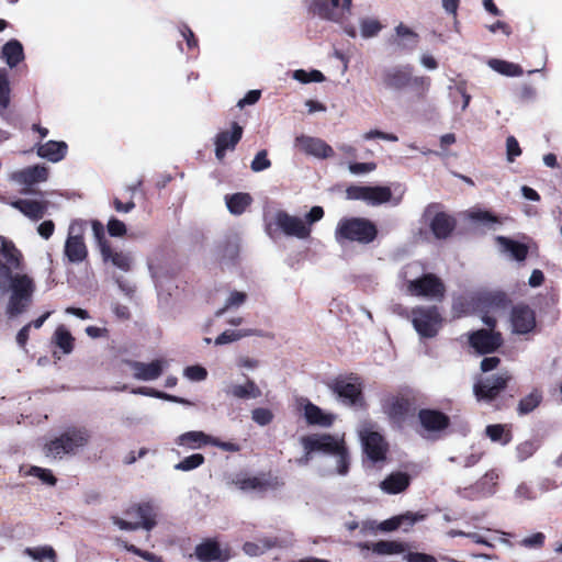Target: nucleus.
Segmentation results:
<instances>
[{
	"instance_id": "42",
	"label": "nucleus",
	"mask_w": 562,
	"mask_h": 562,
	"mask_svg": "<svg viewBox=\"0 0 562 562\" xmlns=\"http://www.w3.org/2000/svg\"><path fill=\"white\" fill-rule=\"evenodd\" d=\"M233 484L243 492H261L266 488V483L257 476L237 475L233 479Z\"/></svg>"
},
{
	"instance_id": "33",
	"label": "nucleus",
	"mask_w": 562,
	"mask_h": 562,
	"mask_svg": "<svg viewBox=\"0 0 562 562\" xmlns=\"http://www.w3.org/2000/svg\"><path fill=\"white\" fill-rule=\"evenodd\" d=\"M225 393L238 400L257 398L261 396V391L258 385L250 379H247L244 384H231Z\"/></svg>"
},
{
	"instance_id": "59",
	"label": "nucleus",
	"mask_w": 562,
	"mask_h": 562,
	"mask_svg": "<svg viewBox=\"0 0 562 562\" xmlns=\"http://www.w3.org/2000/svg\"><path fill=\"white\" fill-rule=\"evenodd\" d=\"M521 155V148L515 136L506 138V159L508 162H514L517 157Z\"/></svg>"
},
{
	"instance_id": "16",
	"label": "nucleus",
	"mask_w": 562,
	"mask_h": 562,
	"mask_svg": "<svg viewBox=\"0 0 562 562\" xmlns=\"http://www.w3.org/2000/svg\"><path fill=\"white\" fill-rule=\"evenodd\" d=\"M293 543L290 535L263 537L256 541L245 542L243 551L249 557H259L273 548H286Z\"/></svg>"
},
{
	"instance_id": "1",
	"label": "nucleus",
	"mask_w": 562,
	"mask_h": 562,
	"mask_svg": "<svg viewBox=\"0 0 562 562\" xmlns=\"http://www.w3.org/2000/svg\"><path fill=\"white\" fill-rule=\"evenodd\" d=\"M90 439L91 432L88 428L83 426L68 427L45 445V454L55 460L75 456L89 445Z\"/></svg>"
},
{
	"instance_id": "38",
	"label": "nucleus",
	"mask_w": 562,
	"mask_h": 562,
	"mask_svg": "<svg viewBox=\"0 0 562 562\" xmlns=\"http://www.w3.org/2000/svg\"><path fill=\"white\" fill-rule=\"evenodd\" d=\"M409 409L408 401L400 397L391 398L385 405L384 411L389 415L391 419L396 423H401L404 420L406 414Z\"/></svg>"
},
{
	"instance_id": "24",
	"label": "nucleus",
	"mask_w": 562,
	"mask_h": 562,
	"mask_svg": "<svg viewBox=\"0 0 562 562\" xmlns=\"http://www.w3.org/2000/svg\"><path fill=\"white\" fill-rule=\"evenodd\" d=\"M394 33L391 42L398 50L413 52L417 47L419 36L411 27L400 23L395 26Z\"/></svg>"
},
{
	"instance_id": "7",
	"label": "nucleus",
	"mask_w": 562,
	"mask_h": 562,
	"mask_svg": "<svg viewBox=\"0 0 562 562\" xmlns=\"http://www.w3.org/2000/svg\"><path fill=\"white\" fill-rule=\"evenodd\" d=\"M87 222L75 220L68 226V234L64 246V255L70 263H80L88 256V248L83 240Z\"/></svg>"
},
{
	"instance_id": "27",
	"label": "nucleus",
	"mask_w": 562,
	"mask_h": 562,
	"mask_svg": "<svg viewBox=\"0 0 562 562\" xmlns=\"http://www.w3.org/2000/svg\"><path fill=\"white\" fill-rule=\"evenodd\" d=\"M424 515L414 514L407 512L403 515L394 516L379 524L378 529L384 532L396 530L397 528L405 526L404 530L407 531L415 522L423 520Z\"/></svg>"
},
{
	"instance_id": "47",
	"label": "nucleus",
	"mask_w": 562,
	"mask_h": 562,
	"mask_svg": "<svg viewBox=\"0 0 562 562\" xmlns=\"http://www.w3.org/2000/svg\"><path fill=\"white\" fill-rule=\"evenodd\" d=\"M542 400V395L538 390L531 391L525 397H522L518 404V413L526 415L531 413L536 407L539 406Z\"/></svg>"
},
{
	"instance_id": "5",
	"label": "nucleus",
	"mask_w": 562,
	"mask_h": 562,
	"mask_svg": "<svg viewBox=\"0 0 562 562\" xmlns=\"http://www.w3.org/2000/svg\"><path fill=\"white\" fill-rule=\"evenodd\" d=\"M375 225L362 217L341 218L335 229V239L342 245L345 241H357L359 244H369L376 237Z\"/></svg>"
},
{
	"instance_id": "45",
	"label": "nucleus",
	"mask_w": 562,
	"mask_h": 562,
	"mask_svg": "<svg viewBox=\"0 0 562 562\" xmlns=\"http://www.w3.org/2000/svg\"><path fill=\"white\" fill-rule=\"evenodd\" d=\"M360 35L363 38L375 37L383 29L382 23L375 18H361L359 20Z\"/></svg>"
},
{
	"instance_id": "44",
	"label": "nucleus",
	"mask_w": 562,
	"mask_h": 562,
	"mask_svg": "<svg viewBox=\"0 0 562 562\" xmlns=\"http://www.w3.org/2000/svg\"><path fill=\"white\" fill-rule=\"evenodd\" d=\"M10 95L11 87L9 70L7 68H0V115H2L9 108Z\"/></svg>"
},
{
	"instance_id": "39",
	"label": "nucleus",
	"mask_w": 562,
	"mask_h": 562,
	"mask_svg": "<svg viewBox=\"0 0 562 562\" xmlns=\"http://www.w3.org/2000/svg\"><path fill=\"white\" fill-rule=\"evenodd\" d=\"M491 69L505 77H520L524 74L522 68L515 63L504 59L492 58L487 61Z\"/></svg>"
},
{
	"instance_id": "58",
	"label": "nucleus",
	"mask_w": 562,
	"mask_h": 562,
	"mask_svg": "<svg viewBox=\"0 0 562 562\" xmlns=\"http://www.w3.org/2000/svg\"><path fill=\"white\" fill-rule=\"evenodd\" d=\"M546 536L543 532H535L520 540L519 544L527 549H540L543 547Z\"/></svg>"
},
{
	"instance_id": "3",
	"label": "nucleus",
	"mask_w": 562,
	"mask_h": 562,
	"mask_svg": "<svg viewBox=\"0 0 562 562\" xmlns=\"http://www.w3.org/2000/svg\"><path fill=\"white\" fill-rule=\"evenodd\" d=\"M419 268L420 266L417 262L409 263L404 268L403 276L408 282V293L432 301H441L446 291L442 281L432 273L415 277Z\"/></svg>"
},
{
	"instance_id": "2",
	"label": "nucleus",
	"mask_w": 562,
	"mask_h": 562,
	"mask_svg": "<svg viewBox=\"0 0 562 562\" xmlns=\"http://www.w3.org/2000/svg\"><path fill=\"white\" fill-rule=\"evenodd\" d=\"M308 450H318L322 453L329 454L334 459L335 468L331 474L345 476L349 472L350 457L342 438L331 435H311L305 440Z\"/></svg>"
},
{
	"instance_id": "62",
	"label": "nucleus",
	"mask_w": 562,
	"mask_h": 562,
	"mask_svg": "<svg viewBox=\"0 0 562 562\" xmlns=\"http://www.w3.org/2000/svg\"><path fill=\"white\" fill-rule=\"evenodd\" d=\"M106 227L109 234L113 237H121L126 233L125 224L115 217L109 220Z\"/></svg>"
},
{
	"instance_id": "50",
	"label": "nucleus",
	"mask_w": 562,
	"mask_h": 562,
	"mask_svg": "<svg viewBox=\"0 0 562 562\" xmlns=\"http://www.w3.org/2000/svg\"><path fill=\"white\" fill-rule=\"evenodd\" d=\"M205 462V458L201 453H193L183 458L173 465V469L181 472H189L200 468Z\"/></svg>"
},
{
	"instance_id": "29",
	"label": "nucleus",
	"mask_w": 562,
	"mask_h": 562,
	"mask_svg": "<svg viewBox=\"0 0 562 562\" xmlns=\"http://www.w3.org/2000/svg\"><path fill=\"white\" fill-rule=\"evenodd\" d=\"M211 436L200 430H191L179 435L175 439V443L178 447L186 448L188 450H196L204 446L210 445Z\"/></svg>"
},
{
	"instance_id": "17",
	"label": "nucleus",
	"mask_w": 562,
	"mask_h": 562,
	"mask_svg": "<svg viewBox=\"0 0 562 562\" xmlns=\"http://www.w3.org/2000/svg\"><path fill=\"white\" fill-rule=\"evenodd\" d=\"M49 169L42 164H36L12 171L9 180L24 187H32L47 181Z\"/></svg>"
},
{
	"instance_id": "34",
	"label": "nucleus",
	"mask_w": 562,
	"mask_h": 562,
	"mask_svg": "<svg viewBox=\"0 0 562 562\" xmlns=\"http://www.w3.org/2000/svg\"><path fill=\"white\" fill-rule=\"evenodd\" d=\"M430 228L437 238H447L454 228V221L450 215L440 212L430 221Z\"/></svg>"
},
{
	"instance_id": "56",
	"label": "nucleus",
	"mask_w": 562,
	"mask_h": 562,
	"mask_svg": "<svg viewBox=\"0 0 562 562\" xmlns=\"http://www.w3.org/2000/svg\"><path fill=\"white\" fill-rule=\"evenodd\" d=\"M26 475H32L35 477H38L43 483H46L48 485H55L56 479L53 475V473L47 470L40 467H31L29 471L26 472Z\"/></svg>"
},
{
	"instance_id": "22",
	"label": "nucleus",
	"mask_w": 562,
	"mask_h": 562,
	"mask_svg": "<svg viewBox=\"0 0 562 562\" xmlns=\"http://www.w3.org/2000/svg\"><path fill=\"white\" fill-rule=\"evenodd\" d=\"M196 559L201 562H226L229 559L227 549H222L214 539H206L194 549Z\"/></svg>"
},
{
	"instance_id": "35",
	"label": "nucleus",
	"mask_w": 562,
	"mask_h": 562,
	"mask_svg": "<svg viewBox=\"0 0 562 562\" xmlns=\"http://www.w3.org/2000/svg\"><path fill=\"white\" fill-rule=\"evenodd\" d=\"M304 416L308 424L322 427L330 426L335 419L333 414L325 413L318 406L312 403H307L304 406Z\"/></svg>"
},
{
	"instance_id": "64",
	"label": "nucleus",
	"mask_w": 562,
	"mask_h": 562,
	"mask_svg": "<svg viewBox=\"0 0 562 562\" xmlns=\"http://www.w3.org/2000/svg\"><path fill=\"white\" fill-rule=\"evenodd\" d=\"M236 364L239 369L252 371V370H256L257 368H259L260 361L258 359L250 358L247 356H240L237 358Z\"/></svg>"
},
{
	"instance_id": "9",
	"label": "nucleus",
	"mask_w": 562,
	"mask_h": 562,
	"mask_svg": "<svg viewBox=\"0 0 562 562\" xmlns=\"http://www.w3.org/2000/svg\"><path fill=\"white\" fill-rule=\"evenodd\" d=\"M276 226L284 235L295 237L299 239H306L310 237L312 229L303 218L291 215L284 211H278L271 223L267 224V233L272 236V226Z\"/></svg>"
},
{
	"instance_id": "8",
	"label": "nucleus",
	"mask_w": 562,
	"mask_h": 562,
	"mask_svg": "<svg viewBox=\"0 0 562 562\" xmlns=\"http://www.w3.org/2000/svg\"><path fill=\"white\" fill-rule=\"evenodd\" d=\"M412 323L423 338H432L439 331L442 317L435 306H418L412 311Z\"/></svg>"
},
{
	"instance_id": "51",
	"label": "nucleus",
	"mask_w": 562,
	"mask_h": 562,
	"mask_svg": "<svg viewBox=\"0 0 562 562\" xmlns=\"http://www.w3.org/2000/svg\"><path fill=\"white\" fill-rule=\"evenodd\" d=\"M404 550V543L397 541L381 540L372 544V551L378 554H395L402 553Z\"/></svg>"
},
{
	"instance_id": "31",
	"label": "nucleus",
	"mask_w": 562,
	"mask_h": 562,
	"mask_svg": "<svg viewBox=\"0 0 562 562\" xmlns=\"http://www.w3.org/2000/svg\"><path fill=\"white\" fill-rule=\"evenodd\" d=\"M12 206L31 220H40L47 210L46 201L21 199L12 202Z\"/></svg>"
},
{
	"instance_id": "10",
	"label": "nucleus",
	"mask_w": 562,
	"mask_h": 562,
	"mask_svg": "<svg viewBox=\"0 0 562 562\" xmlns=\"http://www.w3.org/2000/svg\"><path fill=\"white\" fill-rule=\"evenodd\" d=\"M501 471L492 469L480 477L474 484L460 488L459 495L468 499H479L493 496L497 491Z\"/></svg>"
},
{
	"instance_id": "32",
	"label": "nucleus",
	"mask_w": 562,
	"mask_h": 562,
	"mask_svg": "<svg viewBox=\"0 0 562 562\" xmlns=\"http://www.w3.org/2000/svg\"><path fill=\"white\" fill-rule=\"evenodd\" d=\"M409 482L411 477L407 473L394 472L380 483V488L386 494H398L408 487Z\"/></svg>"
},
{
	"instance_id": "26",
	"label": "nucleus",
	"mask_w": 562,
	"mask_h": 562,
	"mask_svg": "<svg viewBox=\"0 0 562 562\" xmlns=\"http://www.w3.org/2000/svg\"><path fill=\"white\" fill-rule=\"evenodd\" d=\"M100 251L103 261L111 262L117 269L127 272L133 265V258L130 252L114 250L105 243L100 245Z\"/></svg>"
},
{
	"instance_id": "54",
	"label": "nucleus",
	"mask_w": 562,
	"mask_h": 562,
	"mask_svg": "<svg viewBox=\"0 0 562 562\" xmlns=\"http://www.w3.org/2000/svg\"><path fill=\"white\" fill-rule=\"evenodd\" d=\"M469 218L479 225L487 226V227H492L494 224L497 223L495 216H493L491 213H488L486 211H481V210L471 211L469 213Z\"/></svg>"
},
{
	"instance_id": "14",
	"label": "nucleus",
	"mask_w": 562,
	"mask_h": 562,
	"mask_svg": "<svg viewBox=\"0 0 562 562\" xmlns=\"http://www.w3.org/2000/svg\"><path fill=\"white\" fill-rule=\"evenodd\" d=\"M126 364L135 380L150 382L161 376L168 366V361L164 359H155L150 362L127 360Z\"/></svg>"
},
{
	"instance_id": "11",
	"label": "nucleus",
	"mask_w": 562,
	"mask_h": 562,
	"mask_svg": "<svg viewBox=\"0 0 562 562\" xmlns=\"http://www.w3.org/2000/svg\"><path fill=\"white\" fill-rule=\"evenodd\" d=\"M363 450L368 458L374 462L385 458L387 445L382 435L374 429L373 425H363L359 430Z\"/></svg>"
},
{
	"instance_id": "36",
	"label": "nucleus",
	"mask_w": 562,
	"mask_h": 562,
	"mask_svg": "<svg viewBox=\"0 0 562 562\" xmlns=\"http://www.w3.org/2000/svg\"><path fill=\"white\" fill-rule=\"evenodd\" d=\"M0 254L5 259L8 267L19 269L22 263V254L13 241L0 235Z\"/></svg>"
},
{
	"instance_id": "37",
	"label": "nucleus",
	"mask_w": 562,
	"mask_h": 562,
	"mask_svg": "<svg viewBox=\"0 0 562 562\" xmlns=\"http://www.w3.org/2000/svg\"><path fill=\"white\" fill-rule=\"evenodd\" d=\"M496 240L499 245L501 251L507 254L510 258L518 261H521L526 258L528 252V248L526 247V245L514 241L503 236H498Z\"/></svg>"
},
{
	"instance_id": "30",
	"label": "nucleus",
	"mask_w": 562,
	"mask_h": 562,
	"mask_svg": "<svg viewBox=\"0 0 562 562\" xmlns=\"http://www.w3.org/2000/svg\"><path fill=\"white\" fill-rule=\"evenodd\" d=\"M24 48L20 41H8L0 50V58L9 68H15L24 59Z\"/></svg>"
},
{
	"instance_id": "55",
	"label": "nucleus",
	"mask_w": 562,
	"mask_h": 562,
	"mask_svg": "<svg viewBox=\"0 0 562 562\" xmlns=\"http://www.w3.org/2000/svg\"><path fill=\"white\" fill-rule=\"evenodd\" d=\"M485 305H488L492 310L504 307L507 302L506 294L503 292L488 293L482 297Z\"/></svg>"
},
{
	"instance_id": "19",
	"label": "nucleus",
	"mask_w": 562,
	"mask_h": 562,
	"mask_svg": "<svg viewBox=\"0 0 562 562\" xmlns=\"http://www.w3.org/2000/svg\"><path fill=\"white\" fill-rule=\"evenodd\" d=\"M33 150L38 158L58 164L66 158L68 145L64 140H37L34 143Z\"/></svg>"
},
{
	"instance_id": "28",
	"label": "nucleus",
	"mask_w": 562,
	"mask_h": 562,
	"mask_svg": "<svg viewBox=\"0 0 562 562\" xmlns=\"http://www.w3.org/2000/svg\"><path fill=\"white\" fill-rule=\"evenodd\" d=\"M422 426L427 431H439L448 427L449 418L441 412L422 409L418 414Z\"/></svg>"
},
{
	"instance_id": "6",
	"label": "nucleus",
	"mask_w": 562,
	"mask_h": 562,
	"mask_svg": "<svg viewBox=\"0 0 562 562\" xmlns=\"http://www.w3.org/2000/svg\"><path fill=\"white\" fill-rule=\"evenodd\" d=\"M9 288L11 295L7 305V314L9 317H15L22 314L32 302L35 284L27 274L13 273L10 277Z\"/></svg>"
},
{
	"instance_id": "18",
	"label": "nucleus",
	"mask_w": 562,
	"mask_h": 562,
	"mask_svg": "<svg viewBox=\"0 0 562 562\" xmlns=\"http://www.w3.org/2000/svg\"><path fill=\"white\" fill-rule=\"evenodd\" d=\"M294 146L304 154L317 159L331 158L335 154L331 146H329L325 140L307 135L296 136Z\"/></svg>"
},
{
	"instance_id": "15",
	"label": "nucleus",
	"mask_w": 562,
	"mask_h": 562,
	"mask_svg": "<svg viewBox=\"0 0 562 562\" xmlns=\"http://www.w3.org/2000/svg\"><path fill=\"white\" fill-rule=\"evenodd\" d=\"M333 391L347 405H360L362 402L361 383L357 376L337 379Z\"/></svg>"
},
{
	"instance_id": "48",
	"label": "nucleus",
	"mask_w": 562,
	"mask_h": 562,
	"mask_svg": "<svg viewBox=\"0 0 562 562\" xmlns=\"http://www.w3.org/2000/svg\"><path fill=\"white\" fill-rule=\"evenodd\" d=\"M25 554L32 558L33 560L37 562H55L56 560V553L52 547L45 546V547H37V548H26Z\"/></svg>"
},
{
	"instance_id": "61",
	"label": "nucleus",
	"mask_w": 562,
	"mask_h": 562,
	"mask_svg": "<svg viewBox=\"0 0 562 562\" xmlns=\"http://www.w3.org/2000/svg\"><path fill=\"white\" fill-rule=\"evenodd\" d=\"M272 413L267 408H256L251 412V418L260 426H266L272 420Z\"/></svg>"
},
{
	"instance_id": "40",
	"label": "nucleus",
	"mask_w": 562,
	"mask_h": 562,
	"mask_svg": "<svg viewBox=\"0 0 562 562\" xmlns=\"http://www.w3.org/2000/svg\"><path fill=\"white\" fill-rule=\"evenodd\" d=\"M251 336H260V331L257 329H250V328L249 329H227L215 338L214 344L216 346L227 345V344H232V342L238 341L243 338L251 337Z\"/></svg>"
},
{
	"instance_id": "41",
	"label": "nucleus",
	"mask_w": 562,
	"mask_h": 562,
	"mask_svg": "<svg viewBox=\"0 0 562 562\" xmlns=\"http://www.w3.org/2000/svg\"><path fill=\"white\" fill-rule=\"evenodd\" d=\"M252 199L248 193H235L225 196V203L228 211L234 215L243 214L250 205Z\"/></svg>"
},
{
	"instance_id": "57",
	"label": "nucleus",
	"mask_w": 562,
	"mask_h": 562,
	"mask_svg": "<svg viewBox=\"0 0 562 562\" xmlns=\"http://www.w3.org/2000/svg\"><path fill=\"white\" fill-rule=\"evenodd\" d=\"M271 161L268 158L267 150H260L257 153L251 161L250 168L254 172H261L270 168Z\"/></svg>"
},
{
	"instance_id": "63",
	"label": "nucleus",
	"mask_w": 562,
	"mask_h": 562,
	"mask_svg": "<svg viewBox=\"0 0 562 562\" xmlns=\"http://www.w3.org/2000/svg\"><path fill=\"white\" fill-rule=\"evenodd\" d=\"M515 497L520 501H532L536 498V495L531 486H529L527 483H520L515 490Z\"/></svg>"
},
{
	"instance_id": "52",
	"label": "nucleus",
	"mask_w": 562,
	"mask_h": 562,
	"mask_svg": "<svg viewBox=\"0 0 562 562\" xmlns=\"http://www.w3.org/2000/svg\"><path fill=\"white\" fill-rule=\"evenodd\" d=\"M247 299V294L240 291H232L229 292L227 299L225 300V304L222 308L217 310L215 315L222 316L227 310L238 308L241 306Z\"/></svg>"
},
{
	"instance_id": "60",
	"label": "nucleus",
	"mask_w": 562,
	"mask_h": 562,
	"mask_svg": "<svg viewBox=\"0 0 562 562\" xmlns=\"http://www.w3.org/2000/svg\"><path fill=\"white\" fill-rule=\"evenodd\" d=\"M183 375L190 381H203L207 376V371L201 366H190L183 371Z\"/></svg>"
},
{
	"instance_id": "4",
	"label": "nucleus",
	"mask_w": 562,
	"mask_h": 562,
	"mask_svg": "<svg viewBox=\"0 0 562 562\" xmlns=\"http://www.w3.org/2000/svg\"><path fill=\"white\" fill-rule=\"evenodd\" d=\"M380 83L384 90L391 92H401L409 86L420 88L425 92L429 88L430 80L427 77H414L409 65H392L382 69Z\"/></svg>"
},
{
	"instance_id": "43",
	"label": "nucleus",
	"mask_w": 562,
	"mask_h": 562,
	"mask_svg": "<svg viewBox=\"0 0 562 562\" xmlns=\"http://www.w3.org/2000/svg\"><path fill=\"white\" fill-rule=\"evenodd\" d=\"M308 10L321 16L322 19L336 21L337 15L333 12V5H329L328 0H306Z\"/></svg>"
},
{
	"instance_id": "53",
	"label": "nucleus",
	"mask_w": 562,
	"mask_h": 562,
	"mask_svg": "<svg viewBox=\"0 0 562 562\" xmlns=\"http://www.w3.org/2000/svg\"><path fill=\"white\" fill-rule=\"evenodd\" d=\"M538 449V443L535 440H526L517 445L516 458L518 461L529 459Z\"/></svg>"
},
{
	"instance_id": "13",
	"label": "nucleus",
	"mask_w": 562,
	"mask_h": 562,
	"mask_svg": "<svg viewBox=\"0 0 562 562\" xmlns=\"http://www.w3.org/2000/svg\"><path fill=\"white\" fill-rule=\"evenodd\" d=\"M509 380L510 375L506 371L482 379L474 384V394L479 401H493L506 387Z\"/></svg>"
},
{
	"instance_id": "21",
	"label": "nucleus",
	"mask_w": 562,
	"mask_h": 562,
	"mask_svg": "<svg viewBox=\"0 0 562 562\" xmlns=\"http://www.w3.org/2000/svg\"><path fill=\"white\" fill-rule=\"evenodd\" d=\"M502 336L492 329H480L472 333L469 342L479 353H490L502 345Z\"/></svg>"
},
{
	"instance_id": "12",
	"label": "nucleus",
	"mask_w": 562,
	"mask_h": 562,
	"mask_svg": "<svg viewBox=\"0 0 562 562\" xmlns=\"http://www.w3.org/2000/svg\"><path fill=\"white\" fill-rule=\"evenodd\" d=\"M348 200H361L370 205H380L389 202L392 192L389 187L350 186L346 190Z\"/></svg>"
},
{
	"instance_id": "49",
	"label": "nucleus",
	"mask_w": 562,
	"mask_h": 562,
	"mask_svg": "<svg viewBox=\"0 0 562 562\" xmlns=\"http://www.w3.org/2000/svg\"><path fill=\"white\" fill-rule=\"evenodd\" d=\"M485 432L492 441L499 442L503 446H506L512 440L510 432L505 429L504 425H490L486 427Z\"/></svg>"
},
{
	"instance_id": "46",
	"label": "nucleus",
	"mask_w": 562,
	"mask_h": 562,
	"mask_svg": "<svg viewBox=\"0 0 562 562\" xmlns=\"http://www.w3.org/2000/svg\"><path fill=\"white\" fill-rule=\"evenodd\" d=\"M54 341L63 353L68 355L74 349V337L65 326H58L54 333Z\"/></svg>"
},
{
	"instance_id": "20",
	"label": "nucleus",
	"mask_w": 562,
	"mask_h": 562,
	"mask_svg": "<svg viewBox=\"0 0 562 562\" xmlns=\"http://www.w3.org/2000/svg\"><path fill=\"white\" fill-rule=\"evenodd\" d=\"M510 325L515 334H528L536 327L535 312L527 305L518 304L510 313Z\"/></svg>"
},
{
	"instance_id": "25",
	"label": "nucleus",
	"mask_w": 562,
	"mask_h": 562,
	"mask_svg": "<svg viewBox=\"0 0 562 562\" xmlns=\"http://www.w3.org/2000/svg\"><path fill=\"white\" fill-rule=\"evenodd\" d=\"M131 512L139 519L140 528L150 531L157 525L159 506L154 502H145L134 506Z\"/></svg>"
},
{
	"instance_id": "23",
	"label": "nucleus",
	"mask_w": 562,
	"mask_h": 562,
	"mask_svg": "<svg viewBox=\"0 0 562 562\" xmlns=\"http://www.w3.org/2000/svg\"><path fill=\"white\" fill-rule=\"evenodd\" d=\"M243 135V127L237 123L232 125V132H221L215 137V155L222 160L227 149H234Z\"/></svg>"
}]
</instances>
